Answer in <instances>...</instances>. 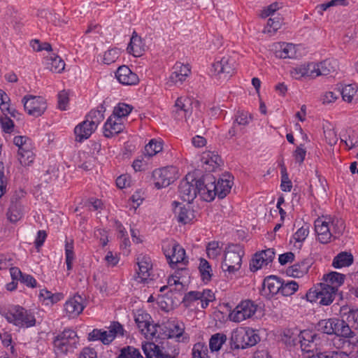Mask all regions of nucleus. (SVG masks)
<instances>
[{
  "label": "nucleus",
  "instance_id": "nucleus-1",
  "mask_svg": "<svg viewBox=\"0 0 358 358\" xmlns=\"http://www.w3.org/2000/svg\"><path fill=\"white\" fill-rule=\"evenodd\" d=\"M0 313L9 323L19 327L28 328L34 327L36 324L34 315L20 306H14L7 310H1Z\"/></svg>",
  "mask_w": 358,
  "mask_h": 358
},
{
  "label": "nucleus",
  "instance_id": "nucleus-2",
  "mask_svg": "<svg viewBox=\"0 0 358 358\" xmlns=\"http://www.w3.org/2000/svg\"><path fill=\"white\" fill-rule=\"evenodd\" d=\"M260 341V338L253 329L240 328L232 331L230 338L231 349H245L255 345Z\"/></svg>",
  "mask_w": 358,
  "mask_h": 358
},
{
  "label": "nucleus",
  "instance_id": "nucleus-3",
  "mask_svg": "<svg viewBox=\"0 0 358 358\" xmlns=\"http://www.w3.org/2000/svg\"><path fill=\"white\" fill-rule=\"evenodd\" d=\"M338 292L326 282H320L311 288L306 294L308 301L318 302L322 306H329L335 299Z\"/></svg>",
  "mask_w": 358,
  "mask_h": 358
},
{
  "label": "nucleus",
  "instance_id": "nucleus-4",
  "mask_svg": "<svg viewBox=\"0 0 358 358\" xmlns=\"http://www.w3.org/2000/svg\"><path fill=\"white\" fill-rule=\"evenodd\" d=\"M244 250L241 245L230 244L224 250V257L222 263L223 271L234 273L241 267L242 257Z\"/></svg>",
  "mask_w": 358,
  "mask_h": 358
},
{
  "label": "nucleus",
  "instance_id": "nucleus-5",
  "mask_svg": "<svg viewBox=\"0 0 358 358\" xmlns=\"http://www.w3.org/2000/svg\"><path fill=\"white\" fill-rule=\"evenodd\" d=\"M79 338L75 331L66 329L55 337L53 346L57 353L66 354L77 348Z\"/></svg>",
  "mask_w": 358,
  "mask_h": 358
},
{
  "label": "nucleus",
  "instance_id": "nucleus-6",
  "mask_svg": "<svg viewBox=\"0 0 358 358\" xmlns=\"http://www.w3.org/2000/svg\"><path fill=\"white\" fill-rule=\"evenodd\" d=\"M200 102L196 100H192L189 97L180 96L178 97L174 105V110L173 115L176 120H181L185 119L188 122V118L192 115V106L199 107Z\"/></svg>",
  "mask_w": 358,
  "mask_h": 358
},
{
  "label": "nucleus",
  "instance_id": "nucleus-7",
  "mask_svg": "<svg viewBox=\"0 0 358 358\" xmlns=\"http://www.w3.org/2000/svg\"><path fill=\"white\" fill-rule=\"evenodd\" d=\"M162 250L169 264L172 268L178 263H182L183 264L188 263L185 249L176 242L168 243L164 245Z\"/></svg>",
  "mask_w": 358,
  "mask_h": 358
},
{
  "label": "nucleus",
  "instance_id": "nucleus-8",
  "mask_svg": "<svg viewBox=\"0 0 358 358\" xmlns=\"http://www.w3.org/2000/svg\"><path fill=\"white\" fill-rule=\"evenodd\" d=\"M197 180L193 176L188 174L182 180L178 186L180 197L185 201L190 203L199 194Z\"/></svg>",
  "mask_w": 358,
  "mask_h": 358
},
{
  "label": "nucleus",
  "instance_id": "nucleus-9",
  "mask_svg": "<svg viewBox=\"0 0 358 358\" xmlns=\"http://www.w3.org/2000/svg\"><path fill=\"white\" fill-rule=\"evenodd\" d=\"M22 102L25 111L35 117L42 115L47 108L46 101L41 96L26 95Z\"/></svg>",
  "mask_w": 358,
  "mask_h": 358
},
{
  "label": "nucleus",
  "instance_id": "nucleus-10",
  "mask_svg": "<svg viewBox=\"0 0 358 358\" xmlns=\"http://www.w3.org/2000/svg\"><path fill=\"white\" fill-rule=\"evenodd\" d=\"M177 169L174 166H166L155 169L152 178L155 187L161 189L169 186L176 179Z\"/></svg>",
  "mask_w": 358,
  "mask_h": 358
},
{
  "label": "nucleus",
  "instance_id": "nucleus-11",
  "mask_svg": "<svg viewBox=\"0 0 358 358\" xmlns=\"http://www.w3.org/2000/svg\"><path fill=\"white\" fill-rule=\"evenodd\" d=\"M199 189V194L206 201H213L217 196V187H216V178L210 173L203 176L197 180Z\"/></svg>",
  "mask_w": 358,
  "mask_h": 358
},
{
  "label": "nucleus",
  "instance_id": "nucleus-12",
  "mask_svg": "<svg viewBox=\"0 0 358 358\" xmlns=\"http://www.w3.org/2000/svg\"><path fill=\"white\" fill-rule=\"evenodd\" d=\"M257 306L251 300L241 301L229 314L231 320L235 322H242L250 318L257 311Z\"/></svg>",
  "mask_w": 358,
  "mask_h": 358
},
{
  "label": "nucleus",
  "instance_id": "nucleus-13",
  "mask_svg": "<svg viewBox=\"0 0 358 358\" xmlns=\"http://www.w3.org/2000/svg\"><path fill=\"white\" fill-rule=\"evenodd\" d=\"M234 62L229 57H223L212 65L211 72L220 79L227 80L234 73Z\"/></svg>",
  "mask_w": 358,
  "mask_h": 358
},
{
  "label": "nucleus",
  "instance_id": "nucleus-14",
  "mask_svg": "<svg viewBox=\"0 0 358 358\" xmlns=\"http://www.w3.org/2000/svg\"><path fill=\"white\" fill-rule=\"evenodd\" d=\"M173 210L177 220L184 224L189 223L195 218V212L192 208L190 203L182 205L180 202L172 203Z\"/></svg>",
  "mask_w": 358,
  "mask_h": 358
},
{
  "label": "nucleus",
  "instance_id": "nucleus-15",
  "mask_svg": "<svg viewBox=\"0 0 358 358\" xmlns=\"http://www.w3.org/2000/svg\"><path fill=\"white\" fill-rule=\"evenodd\" d=\"M124 128V125L122 119L111 115L104 124L103 135L106 138H111L121 133Z\"/></svg>",
  "mask_w": 358,
  "mask_h": 358
},
{
  "label": "nucleus",
  "instance_id": "nucleus-16",
  "mask_svg": "<svg viewBox=\"0 0 358 358\" xmlns=\"http://www.w3.org/2000/svg\"><path fill=\"white\" fill-rule=\"evenodd\" d=\"M117 80L124 85H134L139 82L138 76L125 65L120 66L115 72Z\"/></svg>",
  "mask_w": 358,
  "mask_h": 358
},
{
  "label": "nucleus",
  "instance_id": "nucleus-17",
  "mask_svg": "<svg viewBox=\"0 0 358 358\" xmlns=\"http://www.w3.org/2000/svg\"><path fill=\"white\" fill-rule=\"evenodd\" d=\"M315 230L317 234L318 241L322 244L330 242L332 234L330 231L329 221L317 219L315 222Z\"/></svg>",
  "mask_w": 358,
  "mask_h": 358
},
{
  "label": "nucleus",
  "instance_id": "nucleus-18",
  "mask_svg": "<svg viewBox=\"0 0 358 358\" xmlns=\"http://www.w3.org/2000/svg\"><path fill=\"white\" fill-rule=\"evenodd\" d=\"M83 299L80 295H76L67 301L64 305V309L69 317L78 316L83 310Z\"/></svg>",
  "mask_w": 358,
  "mask_h": 358
},
{
  "label": "nucleus",
  "instance_id": "nucleus-19",
  "mask_svg": "<svg viewBox=\"0 0 358 358\" xmlns=\"http://www.w3.org/2000/svg\"><path fill=\"white\" fill-rule=\"evenodd\" d=\"M313 264L311 259H304L302 261L294 264L287 269V273L294 278H301L308 272Z\"/></svg>",
  "mask_w": 358,
  "mask_h": 358
},
{
  "label": "nucleus",
  "instance_id": "nucleus-20",
  "mask_svg": "<svg viewBox=\"0 0 358 358\" xmlns=\"http://www.w3.org/2000/svg\"><path fill=\"white\" fill-rule=\"evenodd\" d=\"M190 73V69L188 65L181 63H176L173 66V71L169 77V81L174 84H182V82Z\"/></svg>",
  "mask_w": 358,
  "mask_h": 358
},
{
  "label": "nucleus",
  "instance_id": "nucleus-21",
  "mask_svg": "<svg viewBox=\"0 0 358 358\" xmlns=\"http://www.w3.org/2000/svg\"><path fill=\"white\" fill-rule=\"evenodd\" d=\"M333 319L335 321L333 322L332 327L334 330L333 334L343 338H353L355 336L354 331L348 326L345 318L342 317V319L340 320L338 318L333 317Z\"/></svg>",
  "mask_w": 358,
  "mask_h": 358
},
{
  "label": "nucleus",
  "instance_id": "nucleus-22",
  "mask_svg": "<svg viewBox=\"0 0 358 358\" xmlns=\"http://www.w3.org/2000/svg\"><path fill=\"white\" fill-rule=\"evenodd\" d=\"M341 315L345 318L348 326L350 329L358 330V309L352 308L348 306H342L340 310Z\"/></svg>",
  "mask_w": 358,
  "mask_h": 358
},
{
  "label": "nucleus",
  "instance_id": "nucleus-23",
  "mask_svg": "<svg viewBox=\"0 0 358 358\" xmlns=\"http://www.w3.org/2000/svg\"><path fill=\"white\" fill-rule=\"evenodd\" d=\"M95 130L96 128L89 122L86 120L82 122L74 129L76 141L80 143L83 142L84 140L87 139Z\"/></svg>",
  "mask_w": 358,
  "mask_h": 358
},
{
  "label": "nucleus",
  "instance_id": "nucleus-24",
  "mask_svg": "<svg viewBox=\"0 0 358 358\" xmlns=\"http://www.w3.org/2000/svg\"><path fill=\"white\" fill-rule=\"evenodd\" d=\"M282 287V279L275 276L270 275L266 277L262 283V291L266 293V289H268V294L273 296L280 293V287Z\"/></svg>",
  "mask_w": 358,
  "mask_h": 358
},
{
  "label": "nucleus",
  "instance_id": "nucleus-25",
  "mask_svg": "<svg viewBox=\"0 0 358 358\" xmlns=\"http://www.w3.org/2000/svg\"><path fill=\"white\" fill-rule=\"evenodd\" d=\"M142 350L146 358H173L170 355L164 353L159 346L152 342L143 343Z\"/></svg>",
  "mask_w": 358,
  "mask_h": 358
},
{
  "label": "nucleus",
  "instance_id": "nucleus-26",
  "mask_svg": "<svg viewBox=\"0 0 358 358\" xmlns=\"http://www.w3.org/2000/svg\"><path fill=\"white\" fill-rule=\"evenodd\" d=\"M275 55L281 59L295 58L296 57V47L292 43H279L275 46Z\"/></svg>",
  "mask_w": 358,
  "mask_h": 358
},
{
  "label": "nucleus",
  "instance_id": "nucleus-27",
  "mask_svg": "<svg viewBox=\"0 0 358 358\" xmlns=\"http://www.w3.org/2000/svg\"><path fill=\"white\" fill-rule=\"evenodd\" d=\"M168 338H175L178 341H184L183 334L185 331V324L182 322H170L167 324Z\"/></svg>",
  "mask_w": 358,
  "mask_h": 358
},
{
  "label": "nucleus",
  "instance_id": "nucleus-28",
  "mask_svg": "<svg viewBox=\"0 0 358 358\" xmlns=\"http://www.w3.org/2000/svg\"><path fill=\"white\" fill-rule=\"evenodd\" d=\"M336 62L331 61L330 59H325L320 62V64H314L315 66V77L319 76H328L330 73L335 72L336 71Z\"/></svg>",
  "mask_w": 358,
  "mask_h": 358
},
{
  "label": "nucleus",
  "instance_id": "nucleus-29",
  "mask_svg": "<svg viewBox=\"0 0 358 358\" xmlns=\"http://www.w3.org/2000/svg\"><path fill=\"white\" fill-rule=\"evenodd\" d=\"M230 175H224V178H220L216 182L217 196L219 199L224 198L230 192L233 184Z\"/></svg>",
  "mask_w": 358,
  "mask_h": 358
},
{
  "label": "nucleus",
  "instance_id": "nucleus-30",
  "mask_svg": "<svg viewBox=\"0 0 358 358\" xmlns=\"http://www.w3.org/2000/svg\"><path fill=\"white\" fill-rule=\"evenodd\" d=\"M345 278L344 274L338 273L336 271H331L329 273L324 274L322 277L323 282L329 284V286H332L338 292V287L343 284Z\"/></svg>",
  "mask_w": 358,
  "mask_h": 358
},
{
  "label": "nucleus",
  "instance_id": "nucleus-31",
  "mask_svg": "<svg viewBox=\"0 0 358 358\" xmlns=\"http://www.w3.org/2000/svg\"><path fill=\"white\" fill-rule=\"evenodd\" d=\"M106 108L103 104H100L96 110H92L86 116V121L89 122L96 129L104 119Z\"/></svg>",
  "mask_w": 358,
  "mask_h": 358
},
{
  "label": "nucleus",
  "instance_id": "nucleus-32",
  "mask_svg": "<svg viewBox=\"0 0 358 358\" xmlns=\"http://www.w3.org/2000/svg\"><path fill=\"white\" fill-rule=\"evenodd\" d=\"M353 256L350 252H341L334 257L332 266L336 268L349 266L353 263Z\"/></svg>",
  "mask_w": 358,
  "mask_h": 358
},
{
  "label": "nucleus",
  "instance_id": "nucleus-33",
  "mask_svg": "<svg viewBox=\"0 0 358 358\" xmlns=\"http://www.w3.org/2000/svg\"><path fill=\"white\" fill-rule=\"evenodd\" d=\"M315 66L313 63L308 64L307 65H302L294 68L291 71V74L293 78L299 79L303 76L315 77Z\"/></svg>",
  "mask_w": 358,
  "mask_h": 358
},
{
  "label": "nucleus",
  "instance_id": "nucleus-34",
  "mask_svg": "<svg viewBox=\"0 0 358 358\" xmlns=\"http://www.w3.org/2000/svg\"><path fill=\"white\" fill-rule=\"evenodd\" d=\"M23 214V208L20 201H13L11 200V204L7 213L8 220L11 222H17L22 217Z\"/></svg>",
  "mask_w": 358,
  "mask_h": 358
},
{
  "label": "nucleus",
  "instance_id": "nucleus-35",
  "mask_svg": "<svg viewBox=\"0 0 358 358\" xmlns=\"http://www.w3.org/2000/svg\"><path fill=\"white\" fill-rule=\"evenodd\" d=\"M315 335L311 332L304 331H300L299 334V342L301 343V348L303 351L310 352L313 351V338Z\"/></svg>",
  "mask_w": 358,
  "mask_h": 358
},
{
  "label": "nucleus",
  "instance_id": "nucleus-36",
  "mask_svg": "<svg viewBox=\"0 0 358 358\" xmlns=\"http://www.w3.org/2000/svg\"><path fill=\"white\" fill-rule=\"evenodd\" d=\"M87 340L89 341H100L103 345H109L111 343L110 336L107 331L102 329H94L88 334Z\"/></svg>",
  "mask_w": 358,
  "mask_h": 358
},
{
  "label": "nucleus",
  "instance_id": "nucleus-37",
  "mask_svg": "<svg viewBox=\"0 0 358 358\" xmlns=\"http://www.w3.org/2000/svg\"><path fill=\"white\" fill-rule=\"evenodd\" d=\"M138 277L142 282H146L150 276V271L152 268V264L149 262V258L143 257L141 261L138 262Z\"/></svg>",
  "mask_w": 358,
  "mask_h": 358
},
{
  "label": "nucleus",
  "instance_id": "nucleus-38",
  "mask_svg": "<svg viewBox=\"0 0 358 358\" xmlns=\"http://www.w3.org/2000/svg\"><path fill=\"white\" fill-rule=\"evenodd\" d=\"M330 231L332 234V237L334 238H338L345 230V223L342 219L332 218L329 219Z\"/></svg>",
  "mask_w": 358,
  "mask_h": 358
},
{
  "label": "nucleus",
  "instance_id": "nucleus-39",
  "mask_svg": "<svg viewBox=\"0 0 358 358\" xmlns=\"http://www.w3.org/2000/svg\"><path fill=\"white\" fill-rule=\"evenodd\" d=\"M282 18L279 16L270 17L268 20L267 24L264 27L263 32L270 36L273 35L282 26Z\"/></svg>",
  "mask_w": 358,
  "mask_h": 358
},
{
  "label": "nucleus",
  "instance_id": "nucleus-40",
  "mask_svg": "<svg viewBox=\"0 0 358 358\" xmlns=\"http://www.w3.org/2000/svg\"><path fill=\"white\" fill-rule=\"evenodd\" d=\"M227 336L224 334L217 333L213 334L209 341V348L212 352L220 350L222 345L226 342Z\"/></svg>",
  "mask_w": 358,
  "mask_h": 358
},
{
  "label": "nucleus",
  "instance_id": "nucleus-41",
  "mask_svg": "<svg viewBox=\"0 0 358 358\" xmlns=\"http://www.w3.org/2000/svg\"><path fill=\"white\" fill-rule=\"evenodd\" d=\"M141 39L137 36H132L130 43L127 47V51L132 54L134 57H140L142 55L144 49L141 45Z\"/></svg>",
  "mask_w": 358,
  "mask_h": 358
},
{
  "label": "nucleus",
  "instance_id": "nucleus-42",
  "mask_svg": "<svg viewBox=\"0 0 358 358\" xmlns=\"http://www.w3.org/2000/svg\"><path fill=\"white\" fill-rule=\"evenodd\" d=\"M199 269L202 280L205 282H209L212 277V268L208 261L201 258Z\"/></svg>",
  "mask_w": 358,
  "mask_h": 358
},
{
  "label": "nucleus",
  "instance_id": "nucleus-43",
  "mask_svg": "<svg viewBox=\"0 0 358 358\" xmlns=\"http://www.w3.org/2000/svg\"><path fill=\"white\" fill-rule=\"evenodd\" d=\"M65 255H66V264L68 271H71L73 268V262L75 258L73 252V241L66 240L65 243Z\"/></svg>",
  "mask_w": 358,
  "mask_h": 358
},
{
  "label": "nucleus",
  "instance_id": "nucleus-44",
  "mask_svg": "<svg viewBox=\"0 0 358 358\" xmlns=\"http://www.w3.org/2000/svg\"><path fill=\"white\" fill-rule=\"evenodd\" d=\"M117 358H143L138 349L133 346H126L120 350Z\"/></svg>",
  "mask_w": 358,
  "mask_h": 358
},
{
  "label": "nucleus",
  "instance_id": "nucleus-45",
  "mask_svg": "<svg viewBox=\"0 0 358 358\" xmlns=\"http://www.w3.org/2000/svg\"><path fill=\"white\" fill-rule=\"evenodd\" d=\"M192 358H208V346L201 342L195 343L192 348Z\"/></svg>",
  "mask_w": 358,
  "mask_h": 358
},
{
  "label": "nucleus",
  "instance_id": "nucleus-46",
  "mask_svg": "<svg viewBox=\"0 0 358 358\" xmlns=\"http://www.w3.org/2000/svg\"><path fill=\"white\" fill-rule=\"evenodd\" d=\"M341 142H343L349 150L358 147V134L353 131L341 137Z\"/></svg>",
  "mask_w": 358,
  "mask_h": 358
},
{
  "label": "nucleus",
  "instance_id": "nucleus-47",
  "mask_svg": "<svg viewBox=\"0 0 358 358\" xmlns=\"http://www.w3.org/2000/svg\"><path fill=\"white\" fill-rule=\"evenodd\" d=\"M106 331L108 335L110 336L111 343L117 336H124L125 332L123 326L119 322H111L108 330Z\"/></svg>",
  "mask_w": 358,
  "mask_h": 358
},
{
  "label": "nucleus",
  "instance_id": "nucleus-48",
  "mask_svg": "<svg viewBox=\"0 0 358 358\" xmlns=\"http://www.w3.org/2000/svg\"><path fill=\"white\" fill-rule=\"evenodd\" d=\"M162 150V143L155 139H152L148 144L145 146V155L148 157H152Z\"/></svg>",
  "mask_w": 358,
  "mask_h": 358
},
{
  "label": "nucleus",
  "instance_id": "nucleus-49",
  "mask_svg": "<svg viewBox=\"0 0 358 358\" xmlns=\"http://www.w3.org/2000/svg\"><path fill=\"white\" fill-rule=\"evenodd\" d=\"M299 288V285L294 280H289L285 282L282 280V287H280V293L283 296L292 295Z\"/></svg>",
  "mask_w": 358,
  "mask_h": 358
},
{
  "label": "nucleus",
  "instance_id": "nucleus-50",
  "mask_svg": "<svg viewBox=\"0 0 358 358\" xmlns=\"http://www.w3.org/2000/svg\"><path fill=\"white\" fill-rule=\"evenodd\" d=\"M357 87L355 84L345 85L341 91L343 99L349 103L352 102L354 96L357 94Z\"/></svg>",
  "mask_w": 358,
  "mask_h": 358
},
{
  "label": "nucleus",
  "instance_id": "nucleus-51",
  "mask_svg": "<svg viewBox=\"0 0 358 358\" xmlns=\"http://www.w3.org/2000/svg\"><path fill=\"white\" fill-rule=\"evenodd\" d=\"M65 67V63L59 56L50 58L48 68L53 73H61Z\"/></svg>",
  "mask_w": 358,
  "mask_h": 358
},
{
  "label": "nucleus",
  "instance_id": "nucleus-52",
  "mask_svg": "<svg viewBox=\"0 0 358 358\" xmlns=\"http://www.w3.org/2000/svg\"><path fill=\"white\" fill-rule=\"evenodd\" d=\"M133 107L131 105L124 103H120L114 108L113 115H115L119 118H122L128 115L132 110Z\"/></svg>",
  "mask_w": 358,
  "mask_h": 358
},
{
  "label": "nucleus",
  "instance_id": "nucleus-53",
  "mask_svg": "<svg viewBox=\"0 0 358 358\" xmlns=\"http://www.w3.org/2000/svg\"><path fill=\"white\" fill-rule=\"evenodd\" d=\"M334 322L333 318L321 320L317 324V329L324 334L332 335L334 332L332 327Z\"/></svg>",
  "mask_w": 358,
  "mask_h": 358
},
{
  "label": "nucleus",
  "instance_id": "nucleus-54",
  "mask_svg": "<svg viewBox=\"0 0 358 358\" xmlns=\"http://www.w3.org/2000/svg\"><path fill=\"white\" fill-rule=\"evenodd\" d=\"M150 320H151L150 315L149 314L145 313H138L135 317V322L137 324L138 329L141 331H143V329H145L146 326H148L149 324V322H150Z\"/></svg>",
  "mask_w": 358,
  "mask_h": 358
},
{
  "label": "nucleus",
  "instance_id": "nucleus-55",
  "mask_svg": "<svg viewBox=\"0 0 358 358\" xmlns=\"http://www.w3.org/2000/svg\"><path fill=\"white\" fill-rule=\"evenodd\" d=\"M17 155L20 163L24 166H30L35 159V155L33 150H27Z\"/></svg>",
  "mask_w": 358,
  "mask_h": 358
},
{
  "label": "nucleus",
  "instance_id": "nucleus-56",
  "mask_svg": "<svg viewBox=\"0 0 358 358\" xmlns=\"http://www.w3.org/2000/svg\"><path fill=\"white\" fill-rule=\"evenodd\" d=\"M120 54V49L112 48L105 52L103 55V62L106 64H110L115 62L119 57Z\"/></svg>",
  "mask_w": 358,
  "mask_h": 358
},
{
  "label": "nucleus",
  "instance_id": "nucleus-57",
  "mask_svg": "<svg viewBox=\"0 0 358 358\" xmlns=\"http://www.w3.org/2000/svg\"><path fill=\"white\" fill-rule=\"evenodd\" d=\"M206 252L210 259H215L220 254L219 243L217 241L208 243L206 246Z\"/></svg>",
  "mask_w": 358,
  "mask_h": 358
},
{
  "label": "nucleus",
  "instance_id": "nucleus-58",
  "mask_svg": "<svg viewBox=\"0 0 358 358\" xmlns=\"http://www.w3.org/2000/svg\"><path fill=\"white\" fill-rule=\"evenodd\" d=\"M264 265V257L260 252H257L250 263V268L251 271H257Z\"/></svg>",
  "mask_w": 358,
  "mask_h": 358
},
{
  "label": "nucleus",
  "instance_id": "nucleus-59",
  "mask_svg": "<svg viewBox=\"0 0 358 358\" xmlns=\"http://www.w3.org/2000/svg\"><path fill=\"white\" fill-rule=\"evenodd\" d=\"M309 233V227L307 224L303 225L293 235L296 242L301 243L305 241Z\"/></svg>",
  "mask_w": 358,
  "mask_h": 358
},
{
  "label": "nucleus",
  "instance_id": "nucleus-60",
  "mask_svg": "<svg viewBox=\"0 0 358 358\" xmlns=\"http://www.w3.org/2000/svg\"><path fill=\"white\" fill-rule=\"evenodd\" d=\"M299 334L298 330H296V333L292 329H286L284 331L285 342L289 345H295L299 342Z\"/></svg>",
  "mask_w": 358,
  "mask_h": 358
},
{
  "label": "nucleus",
  "instance_id": "nucleus-61",
  "mask_svg": "<svg viewBox=\"0 0 358 358\" xmlns=\"http://www.w3.org/2000/svg\"><path fill=\"white\" fill-rule=\"evenodd\" d=\"M0 124L4 132L10 134L13 131L14 123L6 115L0 116Z\"/></svg>",
  "mask_w": 358,
  "mask_h": 358
},
{
  "label": "nucleus",
  "instance_id": "nucleus-62",
  "mask_svg": "<svg viewBox=\"0 0 358 358\" xmlns=\"http://www.w3.org/2000/svg\"><path fill=\"white\" fill-rule=\"evenodd\" d=\"M281 189L284 192H290L292 187V182L289 179L286 169H282Z\"/></svg>",
  "mask_w": 358,
  "mask_h": 358
},
{
  "label": "nucleus",
  "instance_id": "nucleus-63",
  "mask_svg": "<svg viewBox=\"0 0 358 358\" xmlns=\"http://www.w3.org/2000/svg\"><path fill=\"white\" fill-rule=\"evenodd\" d=\"M158 327H159V325L149 322V324L148 326H146L145 329H143V331H141V332L147 338L152 339L153 338L156 337V334H157Z\"/></svg>",
  "mask_w": 358,
  "mask_h": 358
},
{
  "label": "nucleus",
  "instance_id": "nucleus-64",
  "mask_svg": "<svg viewBox=\"0 0 358 358\" xmlns=\"http://www.w3.org/2000/svg\"><path fill=\"white\" fill-rule=\"evenodd\" d=\"M321 358H347L348 355L341 350L319 352Z\"/></svg>",
  "mask_w": 358,
  "mask_h": 358
}]
</instances>
